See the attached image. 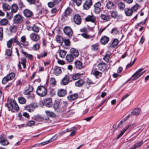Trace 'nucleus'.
I'll return each instance as SVG.
<instances>
[{
    "mask_svg": "<svg viewBox=\"0 0 149 149\" xmlns=\"http://www.w3.org/2000/svg\"><path fill=\"white\" fill-rule=\"evenodd\" d=\"M103 6H102L100 2L99 1L95 3L94 5V11L96 13L100 12Z\"/></svg>",
    "mask_w": 149,
    "mask_h": 149,
    "instance_id": "nucleus-4",
    "label": "nucleus"
},
{
    "mask_svg": "<svg viewBox=\"0 0 149 149\" xmlns=\"http://www.w3.org/2000/svg\"><path fill=\"white\" fill-rule=\"evenodd\" d=\"M40 44L36 43L34 44L32 47V49L34 50L37 51L40 48Z\"/></svg>",
    "mask_w": 149,
    "mask_h": 149,
    "instance_id": "nucleus-45",
    "label": "nucleus"
},
{
    "mask_svg": "<svg viewBox=\"0 0 149 149\" xmlns=\"http://www.w3.org/2000/svg\"><path fill=\"white\" fill-rule=\"evenodd\" d=\"M80 31L81 32H84V33L79 34H78V36H79L81 35L83 37H89L90 36L88 34V33H86L87 32V29L86 28L84 27L82 29H81Z\"/></svg>",
    "mask_w": 149,
    "mask_h": 149,
    "instance_id": "nucleus-13",
    "label": "nucleus"
},
{
    "mask_svg": "<svg viewBox=\"0 0 149 149\" xmlns=\"http://www.w3.org/2000/svg\"><path fill=\"white\" fill-rule=\"evenodd\" d=\"M128 127L129 126L124 128L123 131H121V133L118 136L117 138L118 139H119L120 138L121 136L123 135L124 133L126 131Z\"/></svg>",
    "mask_w": 149,
    "mask_h": 149,
    "instance_id": "nucleus-48",
    "label": "nucleus"
},
{
    "mask_svg": "<svg viewBox=\"0 0 149 149\" xmlns=\"http://www.w3.org/2000/svg\"><path fill=\"white\" fill-rule=\"evenodd\" d=\"M118 6L119 8L121 10H123L125 6V4L122 2L119 3L118 4Z\"/></svg>",
    "mask_w": 149,
    "mask_h": 149,
    "instance_id": "nucleus-51",
    "label": "nucleus"
},
{
    "mask_svg": "<svg viewBox=\"0 0 149 149\" xmlns=\"http://www.w3.org/2000/svg\"><path fill=\"white\" fill-rule=\"evenodd\" d=\"M68 15L65 14L64 13V15L61 16V19L63 21H65V20L67 19Z\"/></svg>",
    "mask_w": 149,
    "mask_h": 149,
    "instance_id": "nucleus-61",
    "label": "nucleus"
},
{
    "mask_svg": "<svg viewBox=\"0 0 149 149\" xmlns=\"http://www.w3.org/2000/svg\"><path fill=\"white\" fill-rule=\"evenodd\" d=\"M0 143L3 146H6L9 143L6 140V137L4 135L0 136Z\"/></svg>",
    "mask_w": 149,
    "mask_h": 149,
    "instance_id": "nucleus-14",
    "label": "nucleus"
},
{
    "mask_svg": "<svg viewBox=\"0 0 149 149\" xmlns=\"http://www.w3.org/2000/svg\"><path fill=\"white\" fill-rule=\"evenodd\" d=\"M18 9L17 6L15 4H13L11 7V11L14 13L17 12Z\"/></svg>",
    "mask_w": 149,
    "mask_h": 149,
    "instance_id": "nucleus-38",
    "label": "nucleus"
},
{
    "mask_svg": "<svg viewBox=\"0 0 149 149\" xmlns=\"http://www.w3.org/2000/svg\"><path fill=\"white\" fill-rule=\"evenodd\" d=\"M129 117L130 116L128 115L126 117L123 118L118 124V127L121 128L123 127V126L122 125L123 124V123L125 122Z\"/></svg>",
    "mask_w": 149,
    "mask_h": 149,
    "instance_id": "nucleus-27",
    "label": "nucleus"
},
{
    "mask_svg": "<svg viewBox=\"0 0 149 149\" xmlns=\"http://www.w3.org/2000/svg\"><path fill=\"white\" fill-rule=\"evenodd\" d=\"M111 17L115 18L118 15V13L116 11H113L111 13Z\"/></svg>",
    "mask_w": 149,
    "mask_h": 149,
    "instance_id": "nucleus-62",
    "label": "nucleus"
},
{
    "mask_svg": "<svg viewBox=\"0 0 149 149\" xmlns=\"http://www.w3.org/2000/svg\"><path fill=\"white\" fill-rule=\"evenodd\" d=\"M13 21L14 23L17 24L22 23L23 19L21 15L17 14L14 17Z\"/></svg>",
    "mask_w": 149,
    "mask_h": 149,
    "instance_id": "nucleus-5",
    "label": "nucleus"
},
{
    "mask_svg": "<svg viewBox=\"0 0 149 149\" xmlns=\"http://www.w3.org/2000/svg\"><path fill=\"white\" fill-rule=\"evenodd\" d=\"M101 18L102 19L107 21H109L111 18L110 15H101Z\"/></svg>",
    "mask_w": 149,
    "mask_h": 149,
    "instance_id": "nucleus-30",
    "label": "nucleus"
},
{
    "mask_svg": "<svg viewBox=\"0 0 149 149\" xmlns=\"http://www.w3.org/2000/svg\"><path fill=\"white\" fill-rule=\"evenodd\" d=\"M57 136H53L52 138H51L49 140L47 141H45L44 142L42 143H41L42 145H44L45 144H47L50 142H51L52 141H53L56 139L57 138Z\"/></svg>",
    "mask_w": 149,
    "mask_h": 149,
    "instance_id": "nucleus-32",
    "label": "nucleus"
},
{
    "mask_svg": "<svg viewBox=\"0 0 149 149\" xmlns=\"http://www.w3.org/2000/svg\"><path fill=\"white\" fill-rule=\"evenodd\" d=\"M37 107V105L34 103L31 104L29 105H26L25 109L30 112L33 111L34 109Z\"/></svg>",
    "mask_w": 149,
    "mask_h": 149,
    "instance_id": "nucleus-8",
    "label": "nucleus"
},
{
    "mask_svg": "<svg viewBox=\"0 0 149 149\" xmlns=\"http://www.w3.org/2000/svg\"><path fill=\"white\" fill-rule=\"evenodd\" d=\"M109 40V38H101L100 40L101 43L103 45L107 43Z\"/></svg>",
    "mask_w": 149,
    "mask_h": 149,
    "instance_id": "nucleus-37",
    "label": "nucleus"
},
{
    "mask_svg": "<svg viewBox=\"0 0 149 149\" xmlns=\"http://www.w3.org/2000/svg\"><path fill=\"white\" fill-rule=\"evenodd\" d=\"M47 52L45 51H44L42 52L39 56L40 57H44L47 56Z\"/></svg>",
    "mask_w": 149,
    "mask_h": 149,
    "instance_id": "nucleus-58",
    "label": "nucleus"
},
{
    "mask_svg": "<svg viewBox=\"0 0 149 149\" xmlns=\"http://www.w3.org/2000/svg\"><path fill=\"white\" fill-rule=\"evenodd\" d=\"M35 122L33 121H29L27 122L26 125L28 126H31L32 125H33L35 124Z\"/></svg>",
    "mask_w": 149,
    "mask_h": 149,
    "instance_id": "nucleus-59",
    "label": "nucleus"
},
{
    "mask_svg": "<svg viewBox=\"0 0 149 149\" xmlns=\"http://www.w3.org/2000/svg\"><path fill=\"white\" fill-rule=\"evenodd\" d=\"M24 15L27 17H31L33 16V12L28 9H26L24 11Z\"/></svg>",
    "mask_w": 149,
    "mask_h": 149,
    "instance_id": "nucleus-16",
    "label": "nucleus"
},
{
    "mask_svg": "<svg viewBox=\"0 0 149 149\" xmlns=\"http://www.w3.org/2000/svg\"><path fill=\"white\" fill-rule=\"evenodd\" d=\"M66 94V91L64 89H61L58 91L57 95L59 97H63Z\"/></svg>",
    "mask_w": 149,
    "mask_h": 149,
    "instance_id": "nucleus-22",
    "label": "nucleus"
},
{
    "mask_svg": "<svg viewBox=\"0 0 149 149\" xmlns=\"http://www.w3.org/2000/svg\"><path fill=\"white\" fill-rule=\"evenodd\" d=\"M93 74H95L96 77L97 78L101 77L102 74L101 72L97 70L95 71Z\"/></svg>",
    "mask_w": 149,
    "mask_h": 149,
    "instance_id": "nucleus-49",
    "label": "nucleus"
},
{
    "mask_svg": "<svg viewBox=\"0 0 149 149\" xmlns=\"http://www.w3.org/2000/svg\"><path fill=\"white\" fill-rule=\"evenodd\" d=\"M36 93L38 95L40 96L43 97L46 95L47 91L45 87L40 86L38 87Z\"/></svg>",
    "mask_w": 149,
    "mask_h": 149,
    "instance_id": "nucleus-2",
    "label": "nucleus"
},
{
    "mask_svg": "<svg viewBox=\"0 0 149 149\" xmlns=\"http://www.w3.org/2000/svg\"><path fill=\"white\" fill-rule=\"evenodd\" d=\"M143 70V68H141L138 70L136 72L132 75V77L134 78L133 80L136 79L140 77L145 72L144 71L143 72H141Z\"/></svg>",
    "mask_w": 149,
    "mask_h": 149,
    "instance_id": "nucleus-6",
    "label": "nucleus"
},
{
    "mask_svg": "<svg viewBox=\"0 0 149 149\" xmlns=\"http://www.w3.org/2000/svg\"><path fill=\"white\" fill-rule=\"evenodd\" d=\"M2 7L5 10H9L10 9V6L7 3H5L2 5Z\"/></svg>",
    "mask_w": 149,
    "mask_h": 149,
    "instance_id": "nucleus-36",
    "label": "nucleus"
},
{
    "mask_svg": "<svg viewBox=\"0 0 149 149\" xmlns=\"http://www.w3.org/2000/svg\"><path fill=\"white\" fill-rule=\"evenodd\" d=\"M69 75H65L62 80L61 84L64 85L67 84L69 82Z\"/></svg>",
    "mask_w": 149,
    "mask_h": 149,
    "instance_id": "nucleus-21",
    "label": "nucleus"
},
{
    "mask_svg": "<svg viewBox=\"0 0 149 149\" xmlns=\"http://www.w3.org/2000/svg\"><path fill=\"white\" fill-rule=\"evenodd\" d=\"M67 53V52L64 50H61L59 52V56L61 58H64Z\"/></svg>",
    "mask_w": 149,
    "mask_h": 149,
    "instance_id": "nucleus-40",
    "label": "nucleus"
},
{
    "mask_svg": "<svg viewBox=\"0 0 149 149\" xmlns=\"http://www.w3.org/2000/svg\"><path fill=\"white\" fill-rule=\"evenodd\" d=\"M19 103L21 104H24L26 102V99L22 97H19L18 99Z\"/></svg>",
    "mask_w": 149,
    "mask_h": 149,
    "instance_id": "nucleus-44",
    "label": "nucleus"
},
{
    "mask_svg": "<svg viewBox=\"0 0 149 149\" xmlns=\"http://www.w3.org/2000/svg\"><path fill=\"white\" fill-rule=\"evenodd\" d=\"M138 7L139 5L138 4H136L132 6L131 8L133 12V11H136L138 10Z\"/></svg>",
    "mask_w": 149,
    "mask_h": 149,
    "instance_id": "nucleus-57",
    "label": "nucleus"
},
{
    "mask_svg": "<svg viewBox=\"0 0 149 149\" xmlns=\"http://www.w3.org/2000/svg\"><path fill=\"white\" fill-rule=\"evenodd\" d=\"M64 33L69 37L72 36L73 32L70 27L67 26L65 27L63 29Z\"/></svg>",
    "mask_w": 149,
    "mask_h": 149,
    "instance_id": "nucleus-7",
    "label": "nucleus"
},
{
    "mask_svg": "<svg viewBox=\"0 0 149 149\" xmlns=\"http://www.w3.org/2000/svg\"><path fill=\"white\" fill-rule=\"evenodd\" d=\"M22 53L27 58H28L30 60H31L33 59V56L32 55L28 54L26 52H23Z\"/></svg>",
    "mask_w": 149,
    "mask_h": 149,
    "instance_id": "nucleus-52",
    "label": "nucleus"
},
{
    "mask_svg": "<svg viewBox=\"0 0 149 149\" xmlns=\"http://www.w3.org/2000/svg\"><path fill=\"white\" fill-rule=\"evenodd\" d=\"M45 112L46 115L48 116L52 117H55V114L52 112L49 111H46Z\"/></svg>",
    "mask_w": 149,
    "mask_h": 149,
    "instance_id": "nucleus-41",
    "label": "nucleus"
},
{
    "mask_svg": "<svg viewBox=\"0 0 149 149\" xmlns=\"http://www.w3.org/2000/svg\"><path fill=\"white\" fill-rule=\"evenodd\" d=\"M16 26L14 25L10 26L9 27L10 31L11 33L15 32L16 30Z\"/></svg>",
    "mask_w": 149,
    "mask_h": 149,
    "instance_id": "nucleus-43",
    "label": "nucleus"
},
{
    "mask_svg": "<svg viewBox=\"0 0 149 149\" xmlns=\"http://www.w3.org/2000/svg\"><path fill=\"white\" fill-rule=\"evenodd\" d=\"M32 29L35 32H38L39 31V29L37 26L35 25L32 27Z\"/></svg>",
    "mask_w": 149,
    "mask_h": 149,
    "instance_id": "nucleus-54",
    "label": "nucleus"
},
{
    "mask_svg": "<svg viewBox=\"0 0 149 149\" xmlns=\"http://www.w3.org/2000/svg\"><path fill=\"white\" fill-rule=\"evenodd\" d=\"M92 2L91 0H86L84 3L83 7L85 10H88L92 5Z\"/></svg>",
    "mask_w": 149,
    "mask_h": 149,
    "instance_id": "nucleus-10",
    "label": "nucleus"
},
{
    "mask_svg": "<svg viewBox=\"0 0 149 149\" xmlns=\"http://www.w3.org/2000/svg\"><path fill=\"white\" fill-rule=\"evenodd\" d=\"M110 56V54H106L103 57V59L106 62H108L109 61Z\"/></svg>",
    "mask_w": 149,
    "mask_h": 149,
    "instance_id": "nucleus-53",
    "label": "nucleus"
},
{
    "mask_svg": "<svg viewBox=\"0 0 149 149\" xmlns=\"http://www.w3.org/2000/svg\"><path fill=\"white\" fill-rule=\"evenodd\" d=\"M96 19L95 17L93 14L88 16L85 18V20L87 22H94Z\"/></svg>",
    "mask_w": 149,
    "mask_h": 149,
    "instance_id": "nucleus-18",
    "label": "nucleus"
},
{
    "mask_svg": "<svg viewBox=\"0 0 149 149\" xmlns=\"http://www.w3.org/2000/svg\"><path fill=\"white\" fill-rule=\"evenodd\" d=\"M114 6V4L112 1H109L106 4V6L109 9H111Z\"/></svg>",
    "mask_w": 149,
    "mask_h": 149,
    "instance_id": "nucleus-35",
    "label": "nucleus"
},
{
    "mask_svg": "<svg viewBox=\"0 0 149 149\" xmlns=\"http://www.w3.org/2000/svg\"><path fill=\"white\" fill-rule=\"evenodd\" d=\"M118 43V40L117 38H115L113 41L112 45L113 47H115Z\"/></svg>",
    "mask_w": 149,
    "mask_h": 149,
    "instance_id": "nucleus-47",
    "label": "nucleus"
},
{
    "mask_svg": "<svg viewBox=\"0 0 149 149\" xmlns=\"http://www.w3.org/2000/svg\"><path fill=\"white\" fill-rule=\"evenodd\" d=\"M143 143V141H141L134 144L130 149H135L137 148H139L142 145Z\"/></svg>",
    "mask_w": 149,
    "mask_h": 149,
    "instance_id": "nucleus-24",
    "label": "nucleus"
},
{
    "mask_svg": "<svg viewBox=\"0 0 149 149\" xmlns=\"http://www.w3.org/2000/svg\"><path fill=\"white\" fill-rule=\"evenodd\" d=\"M77 129L76 128H74L73 130L72 131L70 134V136H73L75 135V132L76 131Z\"/></svg>",
    "mask_w": 149,
    "mask_h": 149,
    "instance_id": "nucleus-63",
    "label": "nucleus"
},
{
    "mask_svg": "<svg viewBox=\"0 0 149 149\" xmlns=\"http://www.w3.org/2000/svg\"><path fill=\"white\" fill-rule=\"evenodd\" d=\"M91 49L94 51L97 50L99 48V45L97 44L93 45L91 46Z\"/></svg>",
    "mask_w": 149,
    "mask_h": 149,
    "instance_id": "nucleus-46",
    "label": "nucleus"
},
{
    "mask_svg": "<svg viewBox=\"0 0 149 149\" xmlns=\"http://www.w3.org/2000/svg\"><path fill=\"white\" fill-rule=\"evenodd\" d=\"M70 54L72 56L76 58L79 55V53L78 50L74 48H71L70 49Z\"/></svg>",
    "mask_w": 149,
    "mask_h": 149,
    "instance_id": "nucleus-15",
    "label": "nucleus"
},
{
    "mask_svg": "<svg viewBox=\"0 0 149 149\" xmlns=\"http://www.w3.org/2000/svg\"><path fill=\"white\" fill-rule=\"evenodd\" d=\"M74 58L70 54H67L66 56V60L67 61L70 63L72 62Z\"/></svg>",
    "mask_w": 149,
    "mask_h": 149,
    "instance_id": "nucleus-26",
    "label": "nucleus"
},
{
    "mask_svg": "<svg viewBox=\"0 0 149 149\" xmlns=\"http://www.w3.org/2000/svg\"><path fill=\"white\" fill-rule=\"evenodd\" d=\"M56 40L60 45H62L64 41L63 38H56Z\"/></svg>",
    "mask_w": 149,
    "mask_h": 149,
    "instance_id": "nucleus-50",
    "label": "nucleus"
},
{
    "mask_svg": "<svg viewBox=\"0 0 149 149\" xmlns=\"http://www.w3.org/2000/svg\"><path fill=\"white\" fill-rule=\"evenodd\" d=\"M73 1L78 6L81 5L82 3V0H74Z\"/></svg>",
    "mask_w": 149,
    "mask_h": 149,
    "instance_id": "nucleus-60",
    "label": "nucleus"
},
{
    "mask_svg": "<svg viewBox=\"0 0 149 149\" xmlns=\"http://www.w3.org/2000/svg\"><path fill=\"white\" fill-rule=\"evenodd\" d=\"M33 87L31 86H29L28 88L27 89H26L25 91L24 92V94L26 95H28L31 92L33 91Z\"/></svg>",
    "mask_w": 149,
    "mask_h": 149,
    "instance_id": "nucleus-34",
    "label": "nucleus"
},
{
    "mask_svg": "<svg viewBox=\"0 0 149 149\" xmlns=\"http://www.w3.org/2000/svg\"><path fill=\"white\" fill-rule=\"evenodd\" d=\"M72 10L71 8L70 7L67 8L64 12V13L65 14L68 15H69L71 13Z\"/></svg>",
    "mask_w": 149,
    "mask_h": 149,
    "instance_id": "nucleus-55",
    "label": "nucleus"
},
{
    "mask_svg": "<svg viewBox=\"0 0 149 149\" xmlns=\"http://www.w3.org/2000/svg\"><path fill=\"white\" fill-rule=\"evenodd\" d=\"M111 33L115 36L117 34H119V32L118 30V29L116 28H113L111 30Z\"/></svg>",
    "mask_w": 149,
    "mask_h": 149,
    "instance_id": "nucleus-33",
    "label": "nucleus"
},
{
    "mask_svg": "<svg viewBox=\"0 0 149 149\" xmlns=\"http://www.w3.org/2000/svg\"><path fill=\"white\" fill-rule=\"evenodd\" d=\"M53 72L54 74L56 75H59L61 72V70L60 68L55 66L53 69Z\"/></svg>",
    "mask_w": 149,
    "mask_h": 149,
    "instance_id": "nucleus-20",
    "label": "nucleus"
},
{
    "mask_svg": "<svg viewBox=\"0 0 149 149\" xmlns=\"http://www.w3.org/2000/svg\"><path fill=\"white\" fill-rule=\"evenodd\" d=\"M6 54L8 56H10L12 54V51L10 49H7L6 51Z\"/></svg>",
    "mask_w": 149,
    "mask_h": 149,
    "instance_id": "nucleus-64",
    "label": "nucleus"
},
{
    "mask_svg": "<svg viewBox=\"0 0 149 149\" xmlns=\"http://www.w3.org/2000/svg\"><path fill=\"white\" fill-rule=\"evenodd\" d=\"M125 12L126 15L128 16H131L133 13L132 10L130 8H127L125 10Z\"/></svg>",
    "mask_w": 149,
    "mask_h": 149,
    "instance_id": "nucleus-23",
    "label": "nucleus"
},
{
    "mask_svg": "<svg viewBox=\"0 0 149 149\" xmlns=\"http://www.w3.org/2000/svg\"><path fill=\"white\" fill-rule=\"evenodd\" d=\"M44 104L47 107H50L52 106V100L50 98H47L45 100Z\"/></svg>",
    "mask_w": 149,
    "mask_h": 149,
    "instance_id": "nucleus-19",
    "label": "nucleus"
},
{
    "mask_svg": "<svg viewBox=\"0 0 149 149\" xmlns=\"http://www.w3.org/2000/svg\"><path fill=\"white\" fill-rule=\"evenodd\" d=\"M7 105L8 109L10 111H12L13 109L18 111L19 109V107L15 100H13L12 101H11L10 102H9L8 103Z\"/></svg>",
    "mask_w": 149,
    "mask_h": 149,
    "instance_id": "nucleus-1",
    "label": "nucleus"
},
{
    "mask_svg": "<svg viewBox=\"0 0 149 149\" xmlns=\"http://www.w3.org/2000/svg\"><path fill=\"white\" fill-rule=\"evenodd\" d=\"M33 118L35 120L38 122L42 121L44 120H48L49 119V118L48 117H42L39 115L34 116Z\"/></svg>",
    "mask_w": 149,
    "mask_h": 149,
    "instance_id": "nucleus-9",
    "label": "nucleus"
},
{
    "mask_svg": "<svg viewBox=\"0 0 149 149\" xmlns=\"http://www.w3.org/2000/svg\"><path fill=\"white\" fill-rule=\"evenodd\" d=\"M78 95L76 94H74L69 95L68 97V99L70 100H73L77 98Z\"/></svg>",
    "mask_w": 149,
    "mask_h": 149,
    "instance_id": "nucleus-29",
    "label": "nucleus"
},
{
    "mask_svg": "<svg viewBox=\"0 0 149 149\" xmlns=\"http://www.w3.org/2000/svg\"><path fill=\"white\" fill-rule=\"evenodd\" d=\"M8 23V20L6 18L2 19L0 22V24L2 25H6Z\"/></svg>",
    "mask_w": 149,
    "mask_h": 149,
    "instance_id": "nucleus-42",
    "label": "nucleus"
},
{
    "mask_svg": "<svg viewBox=\"0 0 149 149\" xmlns=\"http://www.w3.org/2000/svg\"><path fill=\"white\" fill-rule=\"evenodd\" d=\"M21 63L22 65L23 68H24L26 67V59L25 58H22L21 60Z\"/></svg>",
    "mask_w": 149,
    "mask_h": 149,
    "instance_id": "nucleus-56",
    "label": "nucleus"
},
{
    "mask_svg": "<svg viewBox=\"0 0 149 149\" xmlns=\"http://www.w3.org/2000/svg\"><path fill=\"white\" fill-rule=\"evenodd\" d=\"M74 20L75 23L77 25L81 23V17L78 14H75L74 17Z\"/></svg>",
    "mask_w": 149,
    "mask_h": 149,
    "instance_id": "nucleus-17",
    "label": "nucleus"
},
{
    "mask_svg": "<svg viewBox=\"0 0 149 149\" xmlns=\"http://www.w3.org/2000/svg\"><path fill=\"white\" fill-rule=\"evenodd\" d=\"M81 75V74H73L72 76V78L73 80H75L79 79Z\"/></svg>",
    "mask_w": 149,
    "mask_h": 149,
    "instance_id": "nucleus-39",
    "label": "nucleus"
},
{
    "mask_svg": "<svg viewBox=\"0 0 149 149\" xmlns=\"http://www.w3.org/2000/svg\"><path fill=\"white\" fill-rule=\"evenodd\" d=\"M13 42H16L17 45H20V43L17 40V38H15L14 40L12 38L10 39L7 43L8 47L9 48H11L12 46L13 43Z\"/></svg>",
    "mask_w": 149,
    "mask_h": 149,
    "instance_id": "nucleus-11",
    "label": "nucleus"
},
{
    "mask_svg": "<svg viewBox=\"0 0 149 149\" xmlns=\"http://www.w3.org/2000/svg\"><path fill=\"white\" fill-rule=\"evenodd\" d=\"M106 64L105 63H99L97 65V68H96V69L103 71L106 69Z\"/></svg>",
    "mask_w": 149,
    "mask_h": 149,
    "instance_id": "nucleus-12",
    "label": "nucleus"
},
{
    "mask_svg": "<svg viewBox=\"0 0 149 149\" xmlns=\"http://www.w3.org/2000/svg\"><path fill=\"white\" fill-rule=\"evenodd\" d=\"M75 65L76 67L79 69H81L83 68L82 63L81 61H77L75 62Z\"/></svg>",
    "mask_w": 149,
    "mask_h": 149,
    "instance_id": "nucleus-28",
    "label": "nucleus"
},
{
    "mask_svg": "<svg viewBox=\"0 0 149 149\" xmlns=\"http://www.w3.org/2000/svg\"><path fill=\"white\" fill-rule=\"evenodd\" d=\"M141 109L139 108H136L134 109L133 111L131 112V116L134 115L135 116L138 115L141 111Z\"/></svg>",
    "mask_w": 149,
    "mask_h": 149,
    "instance_id": "nucleus-25",
    "label": "nucleus"
},
{
    "mask_svg": "<svg viewBox=\"0 0 149 149\" xmlns=\"http://www.w3.org/2000/svg\"><path fill=\"white\" fill-rule=\"evenodd\" d=\"M84 83V81L82 79H80L75 83V86L77 87H80L82 86Z\"/></svg>",
    "mask_w": 149,
    "mask_h": 149,
    "instance_id": "nucleus-31",
    "label": "nucleus"
},
{
    "mask_svg": "<svg viewBox=\"0 0 149 149\" xmlns=\"http://www.w3.org/2000/svg\"><path fill=\"white\" fill-rule=\"evenodd\" d=\"M15 74L14 72H11L9 74L3 78L2 83L4 84H6L8 81L13 79L15 78Z\"/></svg>",
    "mask_w": 149,
    "mask_h": 149,
    "instance_id": "nucleus-3",
    "label": "nucleus"
}]
</instances>
